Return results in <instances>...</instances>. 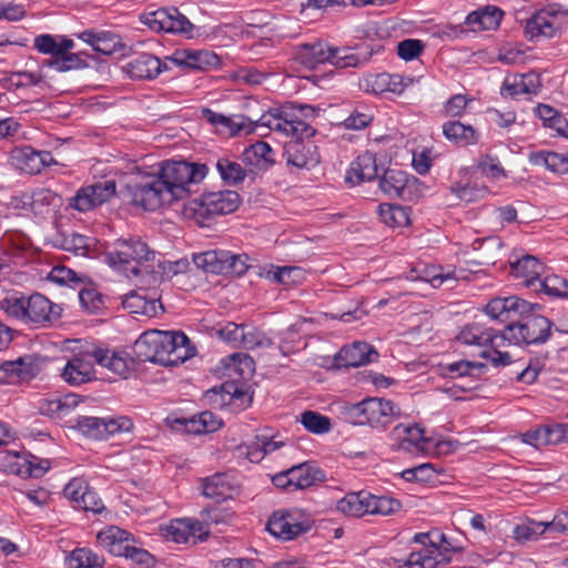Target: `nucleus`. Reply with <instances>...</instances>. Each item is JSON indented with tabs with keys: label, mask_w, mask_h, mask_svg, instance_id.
<instances>
[{
	"label": "nucleus",
	"mask_w": 568,
	"mask_h": 568,
	"mask_svg": "<svg viewBox=\"0 0 568 568\" xmlns=\"http://www.w3.org/2000/svg\"><path fill=\"white\" fill-rule=\"evenodd\" d=\"M163 537L176 544H195L202 539L203 526L201 523H193L189 519H176L169 525L161 527Z\"/></svg>",
	"instance_id": "21"
},
{
	"label": "nucleus",
	"mask_w": 568,
	"mask_h": 568,
	"mask_svg": "<svg viewBox=\"0 0 568 568\" xmlns=\"http://www.w3.org/2000/svg\"><path fill=\"white\" fill-rule=\"evenodd\" d=\"M41 358L34 354H27L0 365V382L18 384L33 378L41 369Z\"/></svg>",
	"instance_id": "16"
},
{
	"label": "nucleus",
	"mask_w": 568,
	"mask_h": 568,
	"mask_svg": "<svg viewBox=\"0 0 568 568\" xmlns=\"http://www.w3.org/2000/svg\"><path fill=\"white\" fill-rule=\"evenodd\" d=\"M303 426L315 434H323L329 430V418L316 412L306 410L301 415Z\"/></svg>",
	"instance_id": "58"
},
{
	"label": "nucleus",
	"mask_w": 568,
	"mask_h": 568,
	"mask_svg": "<svg viewBox=\"0 0 568 568\" xmlns=\"http://www.w3.org/2000/svg\"><path fill=\"white\" fill-rule=\"evenodd\" d=\"M296 60L307 69H315L318 64L331 63L337 68L356 67L359 59L348 48H333L326 42L316 41L297 47Z\"/></svg>",
	"instance_id": "8"
},
{
	"label": "nucleus",
	"mask_w": 568,
	"mask_h": 568,
	"mask_svg": "<svg viewBox=\"0 0 568 568\" xmlns=\"http://www.w3.org/2000/svg\"><path fill=\"white\" fill-rule=\"evenodd\" d=\"M343 417L353 425H368L374 428H386L394 418L399 416V408L390 400L369 397L342 408Z\"/></svg>",
	"instance_id": "6"
},
{
	"label": "nucleus",
	"mask_w": 568,
	"mask_h": 568,
	"mask_svg": "<svg viewBox=\"0 0 568 568\" xmlns=\"http://www.w3.org/2000/svg\"><path fill=\"white\" fill-rule=\"evenodd\" d=\"M274 152L264 141H257L246 148L243 152V163L251 174H256L260 171L267 170L274 164Z\"/></svg>",
	"instance_id": "23"
},
{
	"label": "nucleus",
	"mask_w": 568,
	"mask_h": 568,
	"mask_svg": "<svg viewBox=\"0 0 568 568\" xmlns=\"http://www.w3.org/2000/svg\"><path fill=\"white\" fill-rule=\"evenodd\" d=\"M130 532L109 526L97 535L98 544L114 556H122L130 542Z\"/></svg>",
	"instance_id": "30"
},
{
	"label": "nucleus",
	"mask_w": 568,
	"mask_h": 568,
	"mask_svg": "<svg viewBox=\"0 0 568 568\" xmlns=\"http://www.w3.org/2000/svg\"><path fill=\"white\" fill-rule=\"evenodd\" d=\"M434 549H425L419 552L412 554L408 564L410 566H418L419 568H437L443 561L448 560L437 547L438 544L446 542V537L443 534H435L434 539L430 540Z\"/></svg>",
	"instance_id": "32"
},
{
	"label": "nucleus",
	"mask_w": 568,
	"mask_h": 568,
	"mask_svg": "<svg viewBox=\"0 0 568 568\" xmlns=\"http://www.w3.org/2000/svg\"><path fill=\"white\" fill-rule=\"evenodd\" d=\"M134 353L142 362L172 366L193 355L190 341L182 332L150 331L134 343Z\"/></svg>",
	"instance_id": "3"
},
{
	"label": "nucleus",
	"mask_w": 568,
	"mask_h": 568,
	"mask_svg": "<svg viewBox=\"0 0 568 568\" xmlns=\"http://www.w3.org/2000/svg\"><path fill=\"white\" fill-rule=\"evenodd\" d=\"M373 120V113L367 108H356L353 113L346 118L343 125L347 130H362Z\"/></svg>",
	"instance_id": "61"
},
{
	"label": "nucleus",
	"mask_w": 568,
	"mask_h": 568,
	"mask_svg": "<svg viewBox=\"0 0 568 568\" xmlns=\"http://www.w3.org/2000/svg\"><path fill=\"white\" fill-rule=\"evenodd\" d=\"M284 445V442L277 440L275 437L256 436L252 443L237 446L236 450L239 456H244L252 463H258L265 455L277 450Z\"/></svg>",
	"instance_id": "26"
},
{
	"label": "nucleus",
	"mask_w": 568,
	"mask_h": 568,
	"mask_svg": "<svg viewBox=\"0 0 568 568\" xmlns=\"http://www.w3.org/2000/svg\"><path fill=\"white\" fill-rule=\"evenodd\" d=\"M141 22L151 30L191 36L193 24L176 8H161L141 16Z\"/></svg>",
	"instance_id": "13"
},
{
	"label": "nucleus",
	"mask_w": 568,
	"mask_h": 568,
	"mask_svg": "<svg viewBox=\"0 0 568 568\" xmlns=\"http://www.w3.org/2000/svg\"><path fill=\"white\" fill-rule=\"evenodd\" d=\"M267 276L283 285H296L305 281L306 271L298 266H282L270 271Z\"/></svg>",
	"instance_id": "49"
},
{
	"label": "nucleus",
	"mask_w": 568,
	"mask_h": 568,
	"mask_svg": "<svg viewBox=\"0 0 568 568\" xmlns=\"http://www.w3.org/2000/svg\"><path fill=\"white\" fill-rule=\"evenodd\" d=\"M378 168L376 158L371 152H365L357 156L352 163L348 171L347 180L351 183H361L364 181H372L376 178Z\"/></svg>",
	"instance_id": "33"
},
{
	"label": "nucleus",
	"mask_w": 568,
	"mask_h": 568,
	"mask_svg": "<svg viewBox=\"0 0 568 568\" xmlns=\"http://www.w3.org/2000/svg\"><path fill=\"white\" fill-rule=\"evenodd\" d=\"M10 161L14 168L27 174H38L54 162L50 152H39L31 146L13 149Z\"/></svg>",
	"instance_id": "18"
},
{
	"label": "nucleus",
	"mask_w": 568,
	"mask_h": 568,
	"mask_svg": "<svg viewBox=\"0 0 568 568\" xmlns=\"http://www.w3.org/2000/svg\"><path fill=\"white\" fill-rule=\"evenodd\" d=\"M485 368V365L481 363L468 362V361H459L446 366V371L453 375L464 376V375H478Z\"/></svg>",
	"instance_id": "64"
},
{
	"label": "nucleus",
	"mask_w": 568,
	"mask_h": 568,
	"mask_svg": "<svg viewBox=\"0 0 568 568\" xmlns=\"http://www.w3.org/2000/svg\"><path fill=\"white\" fill-rule=\"evenodd\" d=\"M69 565L71 568H102L104 559L88 548H79L71 552Z\"/></svg>",
	"instance_id": "48"
},
{
	"label": "nucleus",
	"mask_w": 568,
	"mask_h": 568,
	"mask_svg": "<svg viewBox=\"0 0 568 568\" xmlns=\"http://www.w3.org/2000/svg\"><path fill=\"white\" fill-rule=\"evenodd\" d=\"M459 276L454 272H438V268L435 266L425 267L422 274H417L416 270H413L410 275L407 276V280L416 281L422 280L428 282L433 287H440L446 284L448 288H453L455 283L458 281Z\"/></svg>",
	"instance_id": "43"
},
{
	"label": "nucleus",
	"mask_w": 568,
	"mask_h": 568,
	"mask_svg": "<svg viewBox=\"0 0 568 568\" xmlns=\"http://www.w3.org/2000/svg\"><path fill=\"white\" fill-rule=\"evenodd\" d=\"M79 399L75 395L69 394L63 397L54 396L42 398L39 402V412L51 418L62 419L69 416L78 406Z\"/></svg>",
	"instance_id": "28"
},
{
	"label": "nucleus",
	"mask_w": 568,
	"mask_h": 568,
	"mask_svg": "<svg viewBox=\"0 0 568 568\" xmlns=\"http://www.w3.org/2000/svg\"><path fill=\"white\" fill-rule=\"evenodd\" d=\"M104 425L106 438L116 434L129 433L133 429V422L126 416L104 418Z\"/></svg>",
	"instance_id": "63"
},
{
	"label": "nucleus",
	"mask_w": 568,
	"mask_h": 568,
	"mask_svg": "<svg viewBox=\"0 0 568 568\" xmlns=\"http://www.w3.org/2000/svg\"><path fill=\"white\" fill-rule=\"evenodd\" d=\"M0 308L10 317L28 325L48 326L57 321L62 312L58 304H53L42 294L30 297H6Z\"/></svg>",
	"instance_id": "5"
},
{
	"label": "nucleus",
	"mask_w": 568,
	"mask_h": 568,
	"mask_svg": "<svg viewBox=\"0 0 568 568\" xmlns=\"http://www.w3.org/2000/svg\"><path fill=\"white\" fill-rule=\"evenodd\" d=\"M80 39L90 44L94 51L105 55L116 52L121 47L120 38L111 32L84 31Z\"/></svg>",
	"instance_id": "36"
},
{
	"label": "nucleus",
	"mask_w": 568,
	"mask_h": 568,
	"mask_svg": "<svg viewBox=\"0 0 568 568\" xmlns=\"http://www.w3.org/2000/svg\"><path fill=\"white\" fill-rule=\"evenodd\" d=\"M226 366L231 373L237 374L242 378H248L254 373V361L244 353H235L227 358Z\"/></svg>",
	"instance_id": "53"
},
{
	"label": "nucleus",
	"mask_w": 568,
	"mask_h": 568,
	"mask_svg": "<svg viewBox=\"0 0 568 568\" xmlns=\"http://www.w3.org/2000/svg\"><path fill=\"white\" fill-rule=\"evenodd\" d=\"M369 493L358 491L349 493L339 499L336 504V509L352 517H362L368 515Z\"/></svg>",
	"instance_id": "38"
},
{
	"label": "nucleus",
	"mask_w": 568,
	"mask_h": 568,
	"mask_svg": "<svg viewBox=\"0 0 568 568\" xmlns=\"http://www.w3.org/2000/svg\"><path fill=\"white\" fill-rule=\"evenodd\" d=\"M408 207L395 204H379L378 215L381 221L390 227H402L409 224Z\"/></svg>",
	"instance_id": "46"
},
{
	"label": "nucleus",
	"mask_w": 568,
	"mask_h": 568,
	"mask_svg": "<svg viewBox=\"0 0 568 568\" xmlns=\"http://www.w3.org/2000/svg\"><path fill=\"white\" fill-rule=\"evenodd\" d=\"M256 126L290 135L295 140L285 146L286 162L300 169H311L320 163V153L313 141H303L311 138L315 130L306 122L296 119L287 109H281L264 113Z\"/></svg>",
	"instance_id": "1"
},
{
	"label": "nucleus",
	"mask_w": 568,
	"mask_h": 568,
	"mask_svg": "<svg viewBox=\"0 0 568 568\" xmlns=\"http://www.w3.org/2000/svg\"><path fill=\"white\" fill-rule=\"evenodd\" d=\"M450 190L456 195L457 199L466 203L475 202L479 199H483L487 193V189L484 185H479L476 183H456L452 186Z\"/></svg>",
	"instance_id": "55"
},
{
	"label": "nucleus",
	"mask_w": 568,
	"mask_h": 568,
	"mask_svg": "<svg viewBox=\"0 0 568 568\" xmlns=\"http://www.w3.org/2000/svg\"><path fill=\"white\" fill-rule=\"evenodd\" d=\"M122 305L130 313L145 315L148 317H154L163 310L155 297H148L138 292L126 294L122 300Z\"/></svg>",
	"instance_id": "31"
},
{
	"label": "nucleus",
	"mask_w": 568,
	"mask_h": 568,
	"mask_svg": "<svg viewBox=\"0 0 568 568\" xmlns=\"http://www.w3.org/2000/svg\"><path fill=\"white\" fill-rule=\"evenodd\" d=\"M503 12L496 7H485L467 16L466 23L475 32L496 29L501 20Z\"/></svg>",
	"instance_id": "37"
},
{
	"label": "nucleus",
	"mask_w": 568,
	"mask_h": 568,
	"mask_svg": "<svg viewBox=\"0 0 568 568\" xmlns=\"http://www.w3.org/2000/svg\"><path fill=\"white\" fill-rule=\"evenodd\" d=\"M166 69V64L150 53H141L130 59L122 70L134 80H152Z\"/></svg>",
	"instance_id": "19"
},
{
	"label": "nucleus",
	"mask_w": 568,
	"mask_h": 568,
	"mask_svg": "<svg viewBox=\"0 0 568 568\" xmlns=\"http://www.w3.org/2000/svg\"><path fill=\"white\" fill-rule=\"evenodd\" d=\"M160 178L176 201L182 200L191 186L201 182L206 175V166L185 161L166 162L160 172Z\"/></svg>",
	"instance_id": "9"
},
{
	"label": "nucleus",
	"mask_w": 568,
	"mask_h": 568,
	"mask_svg": "<svg viewBox=\"0 0 568 568\" xmlns=\"http://www.w3.org/2000/svg\"><path fill=\"white\" fill-rule=\"evenodd\" d=\"M378 357L377 351L365 342H354L343 347L338 353V359L345 367H357L375 362Z\"/></svg>",
	"instance_id": "24"
},
{
	"label": "nucleus",
	"mask_w": 568,
	"mask_h": 568,
	"mask_svg": "<svg viewBox=\"0 0 568 568\" xmlns=\"http://www.w3.org/2000/svg\"><path fill=\"white\" fill-rule=\"evenodd\" d=\"M203 116L212 124L216 126L227 128L231 134H235L242 130L250 131L246 128L245 119L243 116L227 118L223 114H217L209 109L203 110Z\"/></svg>",
	"instance_id": "51"
},
{
	"label": "nucleus",
	"mask_w": 568,
	"mask_h": 568,
	"mask_svg": "<svg viewBox=\"0 0 568 568\" xmlns=\"http://www.w3.org/2000/svg\"><path fill=\"white\" fill-rule=\"evenodd\" d=\"M310 528V520L300 511L274 513L267 523V530L283 540H291Z\"/></svg>",
	"instance_id": "15"
},
{
	"label": "nucleus",
	"mask_w": 568,
	"mask_h": 568,
	"mask_svg": "<svg viewBox=\"0 0 568 568\" xmlns=\"http://www.w3.org/2000/svg\"><path fill=\"white\" fill-rule=\"evenodd\" d=\"M216 168L222 179L229 184H237L250 174L247 168L243 169L241 164L229 159H220L216 163Z\"/></svg>",
	"instance_id": "52"
},
{
	"label": "nucleus",
	"mask_w": 568,
	"mask_h": 568,
	"mask_svg": "<svg viewBox=\"0 0 568 568\" xmlns=\"http://www.w3.org/2000/svg\"><path fill=\"white\" fill-rule=\"evenodd\" d=\"M443 133L449 140L459 145L475 144L478 140L477 131L459 121H449L443 125Z\"/></svg>",
	"instance_id": "39"
},
{
	"label": "nucleus",
	"mask_w": 568,
	"mask_h": 568,
	"mask_svg": "<svg viewBox=\"0 0 568 568\" xmlns=\"http://www.w3.org/2000/svg\"><path fill=\"white\" fill-rule=\"evenodd\" d=\"M115 182L108 180L79 189L70 199V206L80 212H88L110 201L115 194Z\"/></svg>",
	"instance_id": "14"
},
{
	"label": "nucleus",
	"mask_w": 568,
	"mask_h": 568,
	"mask_svg": "<svg viewBox=\"0 0 568 568\" xmlns=\"http://www.w3.org/2000/svg\"><path fill=\"white\" fill-rule=\"evenodd\" d=\"M169 60L176 65L201 71L216 68L220 64V58L206 50H176Z\"/></svg>",
	"instance_id": "20"
},
{
	"label": "nucleus",
	"mask_w": 568,
	"mask_h": 568,
	"mask_svg": "<svg viewBox=\"0 0 568 568\" xmlns=\"http://www.w3.org/2000/svg\"><path fill=\"white\" fill-rule=\"evenodd\" d=\"M294 490L305 489L322 479V473L308 463H301L288 468Z\"/></svg>",
	"instance_id": "45"
},
{
	"label": "nucleus",
	"mask_w": 568,
	"mask_h": 568,
	"mask_svg": "<svg viewBox=\"0 0 568 568\" xmlns=\"http://www.w3.org/2000/svg\"><path fill=\"white\" fill-rule=\"evenodd\" d=\"M78 428L83 435L93 439H106L104 418L81 417L78 420Z\"/></svg>",
	"instance_id": "57"
},
{
	"label": "nucleus",
	"mask_w": 568,
	"mask_h": 568,
	"mask_svg": "<svg viewBox=\"0 0 568 568\" xmlns=\"http://www.w3.org/2000/svg\"><path fill=\"white\" fill-rule=\"evenodd\" d=\"M95 348L81 351L68 359L62 378L72 386L84 384L93 378L95 362Z\"/></svg>",
	"instance_id": "17"
},
{
	"label": "nucleus",
	"mask_w": 568,
	"mask_h": 568,
	"mask_svg": "<svg viewBox=\"0 0 568 568\" xmlns=\"http://www.w3.org/2000/svg\"><path fill=\"white\" fill-rule=\"evenodd\" d=\"M565 278L557 275H549L540 278L535 287L537 292H545L548 295L561 297Z\"/></svg>",
	"instance_id": "62"
},
{
	"label": "nucleus",
	"mask_w": 568,
	"mask_h": 568,
	"mask_svg": "<svg viewBox=\"0 0 568 568\" xmlns=\"http://www.w3.org/2000/svg\"><path fill=\"white\" fill-rule=\"evenodd\" d=\"M409 175L397 169H388L379 181L381 190L390 197H404L409 186Z\"/></svg>",
	"instance_id": "35"
},
{
	"label": "nucleus",
	"mask_w": 568,
	"mask_h": 568,
	"mask_svg": "<svg viewBox=\"0 0 568 568\" xmlns=\"http://www.w3.org/2000/svg\"><path fill=\"white\" fill-rule=\"evenodd\" d=\"M239 204L240 195L235 191L210 192L187 201L183 205L182 213L186 219L205 225L206 221L215 215L234 212Z\"/></svg>",
	"instance_id": "7"
},
{
	"label": "nucleus",
	"mask_w": 568,
	"mask_h": 568,
	"mask_svg": "<svg viewBox=\"0 0 568 568\" xmlns=\"http://www.w3.org/2000/svg\"><path fill=\"white\" fill-rule=\"evenodd\" d=\"M457 339L469 346L485 347L490 345L493 348L489 351H483L480 355L489 359L496 367L515 364L516 368L519 371L517 373V381L525 384L534 383L545 366V362L539 358L534 361L530 359L525 367L524 363L513 361L510 353L497 349V347H499L504 342L500 339V335L495 334L491 328H488L480 323H474L465 326L458 334Z\"/></svg>",
	"instance_id": "2"
},
{
	"label": "nucleus",
	"mask_w": 568,
	"mask_h": 568,
	"mask_svg": "<svg viewBox=\"0 0 568 568\" xmlns=\"http://www.w3.org/2000/svg\"><path fill=\"white\" fill-rule=\"evenodd\" d=\"M535 165H541L551 172L564 174L568 172V158L556 152H538L530 155Z\"/></svg>",
	"instance_id": "47"
},
{
	"label": "nucleus",
	"mask_w": 568,
	"mask_h": 568,
	"mask_svg": "<svg viewBox=\"0 0 568 568\" xmlns=\"http://www.w3.org/2000/svg\"><path fill=\"white\" fill-rule=\"evenodd\" d=\"M413 84V79L402 74L381 73L366 80L367 90L374 93L393 92L400 94Z\"/></svg>",
	"instance_id": "25"
},
{
	"label": "nucleus",
	"mask_w": 568,
	"mask_h": 568,
	"mask_svg": "<svg viewBox=\"0 0 568 568\" xmlns=\"http://www.w3.org/2000/svg\"><path fill=\"white\" fill-rule=\"evenodd\" d=\"M568 24V11L549 6L527 21L526 32L531 39L552 38Z\"/></svg>",
	"instance_id": "12"
},
{
	"label": "nucleus",
	"mask_w": 568,
	"mask_h": 568,
	"mask_svg": "<svg viewBox=\"0 0 568 568\" xmlns=\"http://www.w3.org/2000/svg\"><path fill=\"white\" fill-rule=\"evenodd\" d=\"M202 488L204 496L216 500L231 498L237 490L234 479L223 473L205 478Z\"/></svg>",
	"instance_id": "29"
},
{
	"label": "nucleus",
	"mask_w": 568,
	"mask_h": 568,
	"mask_svg": "<svg viewBox=\"0 0 568 568\" xmlns=\"http://www.w3.org/2000/svg\"><path fill=\"white\" fill-rule=\"evenodd\" d=\"M82 307L90 314H98L104 308L102 294L94 288L82 290L79 293Z\"/></svg>",
	"instance_id": "59"
},
{
	"label": "nucleus",
	"mask_w": 568,
	"mask_h": 568,
	"mask_svg": "<svg viewBox=\"0 0 568 568\" xmlns=\"http://www.w3.org/2000/svg\"><path fill=\"white\" fill-rule=\"evenodd\" d=\"M530 304L517 297L509 296L504 298H494L486 306V313L493 320L500 322L511 320V314L524 315L530 312Z\"/></svg>",
	"instance_id": "22"
},
{
	"label": "nucleus",
	"mask_w": 568,
	"mask_h": 568,
	"mask_svg": "<svg viewBox=\"0 0 568 568\" xmlns=\"http://www.w3.org/2000/svg\"><path fill=\"white\" fill-rule=\"evenodd\" d=\"M176 423L182 424L186 432L193 434L212 433L217 430L222 425V420L212 412L207 410L190 419H176Z\"/></svg>",
	"instance_id": "42"
},
{
	"label": "nucleus",
	"mask_w": 568,
	"mask_h": 568,
	"mask_svg": "<svg viewBox=\"0 0 568 568\" xmlns=\"http://www.w3.org/2000/svg\"><path fill=\"white\" fill-rule=\"evenodd\" d=\"M394 433L403 439L402 447L404 449H410L413 446L419 452L427 450L429 439L424 436V430L419 426L398 425L394 428Z\"/></svg>",
	"instance_id": "41"
},
{
	"label": "nucleus",
	"mask_w": 568,
	"mask_h": 568,
	"mask_svg": "<svg viewBox=\"0 0 568 568\" xmlns=\"http://www.w3.org/2000/svg\"><path fill=\"white\" fill-rule=\"evenodd\" d=\"M511 270L516 277L524 278L526 286L535 290L540 280L544 266L536 257L526 255L516 262H511Z\"/></svg>",
	"instance_id": "34"
},
{
	"label": "nucleus",
	"mask_w": 568,
	"mask_h": 568,
	"mask_svg": "<svg viewBox=\"0 0 568 568\" xmlns=\"http://www.w3.org/2000/svg\"><path fill=\"white\" fill-rule=\"evenodd\" d=\"M23 207L29 205L34 214H48L62 205V199L49 189H38L32 194L23 195Z\"/></svg>",
	"instance_id": "27"
},
{
	"label": "nucleus",
	"mask_w": 568,
	"mask_h": 568,
	"mask_svg": "<svg viewBox=\"0 0 568 568\" xmlns=\"http://www.w3.org/2000/svg\"><path fill=\"white\" fill-rule=\"evenodd\" d=\"M402 508L399 500L369 494L368 515L390 516Z\"/></svg>",
	"instance_id": "50"
},
{
	"label": "nucleus",
	"mask_w": 568,
	"mask_h": 568,
	"mask_svg": "<svg viewBox=\"0 0 568 568\" xmlns=\"http://www.w3.org/2000/svg\"><path fill=\"white\" fill-rule=\"evenodd\" d=\"M271 341L258 329L250 326H244L243 335H241V343L239 347L252 349L254 347L268 346Z\"/></svg>",
	"instance_id": "60"
},
{
	"label": "nucleus",
	"mask_w": 568,
	"mask_h": 568,
	"mask_svg": "<svg viewBox=\"0 0 568 568\" xmlns=\"http://www.w3.org/2000/svg\"><path fill=\"white\" fill-rule=\"evenodd\" d=\"M154 256V252L148 247L146 243L131 237L115 240L105 258L110 265L124 272L128 277L141 276L140 283L146 284L150 281L144 278L155 281Z\"/></svg>",
	"instance_id": "4"
},
{
	"label": "nucleus",
	"mask_w": 568,
	"mask_h": 568,
	"mask_svg": "<svg viewBox=\"0 0 568 568\" xmlns=\"http://www.w3.org/2000/svg\"><path fill=\"white\" fill-rule=\"evenodd\" d=\"M227 257V251L224 250H210L202 253L193 254V263L204 272L220 274L224 273V263Z\"/></svg>",
	"instance_id": "44"
},
{
	"label": "nucleus",
	"mask_w": 568,
	"mask_h": 568,
	"mask_svg": "<svg viewBox=\"0 0 568 568\" xmlns=\"http://www.w3.org/2000/svg\"><path fill=\"white\" fill-rule=\"evenodd\" d=\"M131 195L135 205L149 211L171 205L176 201L160 175L132 186Z\"/></svg>",
	"instance_id": "11"
},
{
	"label": "nucleus",
	"mask_w": 568,
	"mask_h": 568,
	"mask_svg": "<svg viewBox=\"0 0 568 568\" xmlns=\"http://www.w3.org/2000/svg\"><path fill=\"white\" fill-rule=\"evenodd\" d=\"M95 362L97 364L109 368L112 373L118 375H124L128 372L126 362L109 351H102L95 348Z\"/></svg>",
	"instance_id": "56"
},
{
	"label": "nucleus",
	"mask_w": 568,
	"mask_h": 568,
	"mask_svg": "<svg viewBox=\"0 0 568 568\" xmlns=\"http://www.w3.org/2000/svg\"><path fill=\"white\" fill-rule=\"evenodd\" d=\"M550 322L544 316H528L523 322L509 324L500 339L515 344H534L545 342L549 336Z\"/></svg>",
	"instance_id": "10"
},
{
	"label": "nucleus",
	"mask_w": 568,
	"mask_h": 568,
	"mask_svg": "<svg viewBox=\"0 0 568 568\" xmlns=\"http://www.w3.org/2000/svg\"><path fill=\"white\" fill-rule=\"evenodd\" d=\"M73 45L72 40L51 34H41L34 39V48L39 52L53 57L64 55Z\"/></svg>",
	"instance_id": "40"
},
{
	"label": "nucleus",
	"mask_w": 568,
	"mask_h": 568,
	"mask_svg": "<svg viewBox=\"0 0 568 568\" xmlns=\"http://www.w3.org/2000/svg\"><path fill=\"white\" fill-rule=\"evenodd\" d=\"M547 531L545 521H528L517 525L514 528V538L519 542H526L536 539L539 535Z\"/></svg>",
	"instance_id": "54"
}]
</instances>
